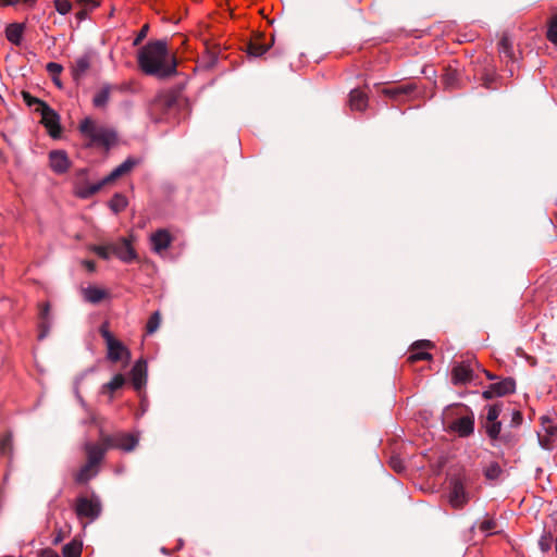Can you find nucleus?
<instances>
[{"mask_svg":"<svg viewBox=\"0 0 557 557\" xmlns=\"http://www.w3.org/2000/svg\"><path fill=\"white\" fill-rule=\"evenodd\" d=\"M89 249L103 260H109L111 256H113L112 243L107 245H92Z\"/></svg>","mask_w":557,"mask_h":557,"instance_id":"7c9ffc66","label":"nucleus"},{"mask_svg":"<svg viewBox=\"0 0 557 557\" xmlns=\"http://www.w3.org/2000/svg\"><path fill=\"white\" fill-rule=\"evenodd\" d=\"M486 434L493 441L497 440L502 430V423L499 421L485 422L484 424Z\"/></svg>","mask_w":557,"mask_h":557,"instance_id":"473e14b6","label":"nucleus"},{"mask_svg":"<svg viewBox=\"0 0 557 557\" xmlns=\"http://www.w3.org/2000/svg\"><path fill=\"white\" fill-rule=\"evenodd\" d=\"M160 323H161L160 313L158 311H156L154 313L151 314V317L149 318V320L147 322V325H146L147 333L148 334L154 333L159 329Z\"/></svg>","mask_w":557,"mask_h":557,"instance_id":"c9c22d12","label":"nucleus"},{"mask_svg":"<svg viewBox=\"0 0 557 557\" xmlns=\"http://www.w3.org/2000/svg\"><path fill=\"white\" fill-rule=\"evenodd\" d=\"M108 449L109 447H107V445L103 444L102 440L98 444H86L85 450L87 455V461L95 466H99Z\"/></svg>","mask_w":557,"mask_h":557,"instance_id":"dca6fc26","label":"nucleus"},{"mask_svg":"<svg viewBox=\"0 0 557 557\" xmlns=\"http://www.w3.org/2000/svg\"><path fill=\"white\" fill-rule=\"evenodd\" d=\"M513 420H515V421H516V420H517V421H520V420H521V413H520L519 411H516V412L513 413Z\"/></svg>","mask_w":557,"mask_h":557,"instance_id":"09e8293b","label":"nucleus"},{"mask_svg":"<svg viewBox=\"0 0 557 557\" xmlns=\"http://www.w3.org/2000/svg\"><path fill=\"white\" fill-rule=\"evenodd\" d=\"M470 500L467 484L462 478H454L449 483L448 502L455 509L463 508Z\"/></svg>","mask_w":557,"mask_h":557,"instance_id":"6e6552de","label":"nucleus"},{"mask_svg":"<svg viewBox=\"0 0 557 557\" xmlns=\"http://www.w3.org/2000/svg\"><path fill=\"white\" fill-rule=\"evenodd\" d=\"M12 436L10 434H5L0 438V454L3 456H10L12 453Z\"/></svg>","mask_w":557,"mask_h":557,"instance_id":"f704fd0d","label":"nucleus"},{"mask_svg":"<svg viewBox=\"0 0 557 557\" xmlns=\"http://www.w3.org/2000/svg\"><path fill=\"white\" fill-rule=\"evenodd\" d=\"M48 311H49V306H48V304H44V305L41 306V317H42L44 319H46V317H47V314H48Z\"/></svg>","mask_w":557,"mask_h":557,"instance_id":"a18cd8bd","label":"nucleus"},{"mask_svg":"<svg viewBox=\"0 0 557 557\" xmlns=\"http://www.w3.org/2000/svg\"><path fill=\"white\" fill-rule=\"evenodd\" d=\"M76 3L79 7L78 12L76 13V17L79 22L87 17L88 12L100 5L99 0H76Z\"/></svg>","mask_w":557,"mask_h":557,"instance_id":"a878e982","label":"nucleus"},{"mask_svg":"<svg viewBox=\"0 0 557 557\" xmlns=\"http://www.w3.org/2000/svg\"><path fill=\"white\" fill-rule=\"evenodd\" d=\"M132 383L139 391L146 383V362L138 360L131 371Z\"/></svg>","mask_w":557,"mask_h":557,"instance_id":"6ab92c4d","label":"nucleus"},{"mask_svg":"<svg viewBox=\"0 0 557 557\" xmlns=\"http://www.w3.org/2000/svg\"><path fill=\"white\" fill-rule=\"evenodd\" d=\"M459 74L457 70L447 67L442 76V82L446 88H454L457 85Z\"/></svg>","mask_w":557,"mask_h":557,"instance_id":"c756f323","label":"nucleus"},{"mask_svg":"<svg viewBox=\"0 0 557 557\" xmlns=\"http://www.w3.org/2000/svg\"><path fill=\"white\" fill-rule=\"evenodd\" d=\"M51 170L57 174H64L71 168V161L64 150H52L49 153Z\"/></svg>","mask_w":557,"mask_h":557,"instance_id":"9b49d317","label":"nucleus"},{"mask_svg":"<svg viewBox=\"0 0 557 557\" xmlns=\"http://www.w3.org/2000/svg\"><path fill=\"white\" fill-rule=\"evenodd\" d=\"M54 8L60 14L65 15L72 10V3L70 0H54Z\"/></svg>","mask_w":557,"mask_h":557,"instance_id":"4c0bfd02","label":"nucleus"},{"mask_svg":"<svg viewBox=\"0 0 557 557\" xmlns=\"http://www.w3.org/2000/svg\"><path fill=\"white\" fill-rule=\"evenodd\" d=\"M117 89V86H103L94 97L92 103L95 107H104L109 101L112 90Z\"/></svg>","mask_w":557,"mask_h":557,"instance_id":"bb28decb","label":"nucleus"},{"mask_svg":"<svg viewBox=\"0 0 557 557\" xmlns=\"http://www.w3.org/2000/svg\"><path fill=\"white\" fill-rule=\"evenodd\" d=\"M100 334L106 342L107 357L110 361L117 362L129 359V350L112 335L107 325L100 327Z\"/></svg>","mask_w":557,"mask_h":557,"instance_id":"39448f33","label":"nucleus"},{"mask_svg":"<svg viewBox=\"0 0 557 557\" xmlns=\"http://www.w3.org/2000/svg\"><path fill=\"white\" fill-rule=\"evenodd\" d=\"M172 240L170 232L163 228L150 235L151 249L158 255H162L171 246Z\"/></svg>","mask_w":557,"mask_h":557,"instance_id":"f8f14e48","label":"nucleus"},{"mask_svg":"<svg viewBox=\"0 0 557 557\" xmlns=\"http://www.w3.org/2000/svg\"><path fill=\"white\" fill-rule=\"evenodd\" d=\"M147 30H148V26H147V25H145V26L141 28V30H140L139 35L137 36V38L135 39V42H134L135 45H137V44H138V42H139V41H140L145 36H146Z\"/></svg>","mask_w":557,"mask_h":557,"instance_id":"c03bdc74","label":"nucleus"},{"mask_svg":"<svg viewBox=\"0 0 557 557\" xmlns=\"http://www.w3.org/2000/svg\"><path fill=\"white\" fill-rule=\"evenodd\" d=\"M125 383V379L122 374H115L112 380L101 386V393L108 395L110 399L113 398L115 391L120 389Z\"/></svg>","mask_w":557,"mask_h":557,"instance_id":"b1692460","label":"nucleus"},{"mask_svg":"<svg viewBox=\"0 0 557 557\" xmlns=\"http://www.w3.org/2000/svg\"><path fill=\"white\" fill-rule=\"evenodd\" d=\"M431 347H432V344L429 341H419V342L414 343L410 348L408 361L411 363H414V362L421 361V360H430L431 355L428 350Z\"/></svg>","mask_w":557,"mask_h":557,"instance_id":"4468645a","label":"nucleus"},{"mask_svg":"<svg viewBox=\"0 0 557 557\" xmlns=\"http://www.w3.org/2000/svg\"><path fill=\"white\" fill-rule=\"evenodd\" d=\"M16 3V0H0V5L8 7Z\"/></svg>","mask_w":557,"mask_h":557,"instance_id":"49530a36","label":"nucleus"},{"mask_svg":"<svg viewBox=\"0 0 557 557\" xmlns=\"http://www.w3.org/2000/svg\"><path fill=\"white\" fill-rule=\"evenodd\" d=\"M36 111L40 112L41 123L52 137L60 134L59 115L46 103L37 102Z\"/></svg>","mask_w":557,"mask_h":557,"instance_id":"1a4fd4ad","label":"nucleus"},{"mask_svg":"<svg viewBox=\"0 0 557 557\" xmlns=\"http://www.w3.org/2000/svg\"><path fill=\"white\" fill-rule=\"evenodd\" d=\"M498 49L502 57L508 58L513 61V49L512 42L509 37L503 36L498 42Z\"/></svg>","mask_w":557,"mask_h":557,"instance_id":"cd10ccee","label":"nucleus"},{"mask_svg":"<svg viewBox=\"0 0 557 557\" xmlns=\"http://www.w3.org/2000/svg\"><path fill=\"white\" fill-rule=\"evenodd\" d=\"M99 466H95L88 461L76 472L75 481L79 484L88 482L97 475Z\"/></svg>","mask_w":557,"mask_h":557,"instance_id":"4be33fe9","label":"nucleus"},{"mask_svg":"<svg viewBox=\"0 0 557 557\" xmlns=\"http://www.w3.org/2000/svg\"><path fill=\"white\" fill-rule=\"evenodd\" d=\"M137 161L133 158H127L123 163L116 166L110 174L96 183H89L87 180L88 170L81 169L76 172L73 182V194L77 198L88 199L99 193L104 186L113 184L120 177L128 174Z\"/></svg>","mask_w":557,"mask_h":557,"instance_id":"f03ea898","label":"nucleus"},{"mask_svg":"<svg viewBox=\"0 0 557 557\" xmlns=\"http://www.w3.org/2000/svg\"><path fill=\"white\" fill-rule=\"evenodd\" d=\"M416 90V85L404 84L395 87H383L381 94L392 98L395 101H399L404 96H408Z\"/></svg>","mask_w":557,"mask_h":557,"instance_id":"f3484780","label":"nucleus"},{"mask_svg":"<svg viewBox=\"0 0 557 557\" xmlns=\"http://www.w3.org/2000/svg\"><path fill=\"white\" fill-rule=\"evenodd\" d=\"M90 66V60L87 55L77 58L72 65V75L74 79H79L85 75Z\"/></svg>","mask_w":557,"mask_h":557,"instance_id":"393cba45","label":"nucleus"},{"mask_svg":"<svg viewBox=\"0 0 557 557\" xmlns=\"http://www.w3.org/2000/svg\"><path fill=\"white\" fill-rule=\"evenodd\" d=\"M515 383L512 380H504L502 382L490 385V387L483 392V397L486 399L493 397H500L506 394L513 392Z\"/></svg>","mask_w":557,"mask_h":557,"instance_id":"2eb2a0df","label":"nucleus"},{"mask_svg":"<svg viewBox=\"0 0 557 557\" xmlns=\"http://www.w3.org/2000/svg\"><path fill=\"white\" fill-rule=\"evenodd\" d=\"M168 101L165 99H162V98H159L157 99L154 102H153V107L152 108H156L158 106H162L164 103H166Z\"/></svg>","mask_w":557,"mask_h":557,"instance_id":"de8ad7c7","label":"nucleus"},{"mask_svg":"<svg viewBox=\"0 0 557 557\" xmlns=\"http://www.w3.org/2000/svg\"><path fill=\"white\" fill-rule=\"evenodd\" d=\"M268 46L257 41H252L248 46V52L253 57H261L268 51Z\"/></svg>","mask_w":557,"mask_h":557,"instance_id":"e433bc0d","label":"nucleus"},{"mask_svg":"<svg viewBox=\"0 0 557 557\" xmlns=\"http://www.w3.org/2000/svg\"><path fill=\"white\" fill-rule=\"evenodd\" d=\"M75 512L79 520L94 521L101 512V504L97 496H79L75 503Z\"/></svg>","mask_w":557,"mask_h":557,"instance_id":"423d86ee","label":"nucleus"},{"mask_svg":"<svg viewBox=\"0 0 557 557\" xmlns=\"http://www.w3.org/2000/svg\"><path fill=\"white\" fill-rule=\"evenodd\" d=\"M35 0H16L17 2H24V3H33Z\"/></svg>","mask_w":557,"mask_h":557,"instance_id":"8fccbe9b","label":"nucleus"},{"mask_svg":"<svg viewBox=\"0 0 557 557\" xmlns=\"http://www.w3.org/2000/svg\"><path fill=\"white\" fill-rule=\"evenodd\" d=\"M496 529V521L494 519H486L481 522L480 530L483 533L491 534Z\"/></svg>","mask_w":557,"mask_h":557,"instance_id":"ea45409f","label":"nucleus"},{"mask_svg":"<svg viewBox=\"0 0 557 557\" xmlns=\"http://www.w3.org/2000/svg\"><path fill=\"white\" fill-rule=\"evenodd\" d=\"M444 423L461 437L469 436L474 430V416L463 405L448 407L444 411Z\"/></svg>","mask_w":557,"mask_h":557,"instance_id":"7ed1b4c3","label":"nucleus"},{"mask_svg":"<svg viewBox=\"0 0 557 557\" xmlns=\"http://www.w3.org/2000/svg\"><path fill=\"white\" fill-rule=\"evenodd\" d=\"M23 33H24V25L20 24V23H12L5 27L7 39L15 46H18L21 44L22 38H23Z\"/></svg>","mask_w":557,"mask_h":557,"instance_id":"5701e85b","label":"nucleus"},{"mask_svg":"<svg viewBox=\"0 0 557 557\" xmlns=\"http://www.w3.org/2000/svg\"><path fill=\"white\" fill-rule=\"evenodd\" d=\"M23 98L28 107H33L36 110L37 102H42L41 100L30 96L28 92H23Z\"/></svg>","mask_w":557,"mask_h":557,"instance_id":"a19ab883","label":"nucleus"},{"mask_svg":"<svg viewBox=\"0 0 557 557\" xmlns=\"http://www.w3.org/2000/svg\"><path fill=\"white\" fill-rule=\"evenodd\" d=\"M140 70L148 75L166 77L172 75L176 69V62L168 51L166 44L158 40L148 42L137 55Z\"/></svg>","mask_w":557,"mask_h":557,"instance_id":"f257e3e1","label":"nucleus"},{"mask_svg":"<svg viewBox=\"0 0 557 557\" xmlns=\"http://www.w3.org/2000/svg\"><path fill=\"white\" fill-rule=\"evenodd\" d=\"M47 71L55 76V75H59L61 72H62V66L58 63H54V62H50L47 64Z\"/></svg>","mask_w":557,"mask_h":557,"instance_id":"79ce46f5","label":"nucleus"},{"mask_svg":"<svg viewBox=\"0 0 557 557\" xmlns=\"http://www.w3.org/2000/svg\"><path fill=\"white\" fill-rule=\"evenodd\" d=\"M541 425L545 434L542 435L539 433L540 444L545 449H552L553 444L550 437L557 433V426L555 425L553 419H550L548 416L541 417Z\"/></svg>","mask_w":557,"mask_h":557,"instance_id":"ddd939ff","label":"nucleus"},{"mask_svg":"<svg viewBox=\"0 0 557 557\" xmlns=\"http://www.w3.org/2000/svg\"><path fill=\"white\" fill-rule=\"evenodd\" d=\"M83 264L89 272H94L96 270V263L92 260H85L83 261Z\"/></svg>","mask_w":557,"mask_h":557,"instance_id":"37998d69","label":"nucleus"},{"mask_svg":"<svg viewBox=\"0 0 557 557\" xmlns=\"http://www.w3.org/2000/svg\"><path fill=\"white\" fill-rule=\"evenodd\" d=\"M112 252L113 256L125 263H131L137 259V253L132 246V240L126 237H122L117 242L112 243Z\"/></svg>","mask_w":557,"mask_h":557,"instance_id":"9d476101","label":"nucleus"},{"mask_svg":"<svg viewBox=\"0 0 557 557\" xmlns=\"http://www.w3.org/2000/svg\"><path fill=\"white\" fill-rule=\"evenodd\" d=\"M547 39L557 46V13H555L548 23Z\"/></svg>","mask_w":557,"mask_h":557,"instance_id":"72a5a7b5","label":"nucleus"},{"mask_svg":"<svg viewBox=\"0 0 557 557\" xmlns=\"http://www.w3.org/2000/svg\"><path fill=\"white\" fill-rule=\"evenodd\" d=\"M81 134L89 139L88 146H101L110 148L116 141L113 129L98 124L91 117H85L78 126Z\"/></svg>","mask_w":557,"mask_h":557,"instance_id":"20e7f679","label":"nucleus"},{"mask_svg":"<svg viewBox=\"0 0 557 557\" xmlns=\"http://www.w3.org/2000/svg\"><path fill=\"white\" fill-rule=\"evenodd\" d=\"M451 380L454 384H465L472 380V368L469 363L461 362L453 368Z\"/></svg>","mask_w":557,"mask_h":557,"instance_id":"a211bd4d","label":"nucleus"},{"mask_svg":"<svg viewBox=\"0 0 557 557\" xmlns=\"http://www.w3.org/2000/svg\"><path fill=\"white\" fill-rule=\"evenodd\" d=\"M500 407L499 405L495 404V405H492L487 408V413H486V422H494V421H498V418L500 416Z\"/></svg>","mask_w":557,"mask_h":557,"instance_id":"58836bf2","label":"nucleus"},{"mask_svg":"<svg viewBox=\"0 0 557 557\" xmlns=\"http://www.w3.org/2000/svg\"><path fill=\"white\" fill-rule=\"evenodd\" d=\"M84 299L91 304H98L108 297V292L97 286H88L83 289Z\"/></svg>","mask_w":557,"mask_h":557,"instance_id":"412c9836","label":"nucleus"},{"mask_svg":"<svg viewBox=\"0 0 557 557\" xmlns=\"http://www.w3.org/2000/svg\"><path fill=\"white\" fill-rule=\"evenodd\" d=\"M82 554V543L78 541H72L64 545L63 547V556L64 557H81Z\"/></svg>","mask_w":557,"mask_h":557,"instance_id":"2f4dec72","label":"nucleus"},{"mask_svg":"<svg viewBox=\"0 0 557 557\" xmlns=\"http://www.w3.org/2000/svg\"><path fill=\"white\" fill-rule=\"evenodd\" d=\"M138 435L126 432H117L112 435H102V442L107 447L124 451H132L138 444Z\"/></svg>","mask_w":557,"mask_h":557,"instance_id":"0eeeda50","label":"nucleus"},{"mask_svg":"<svg viewBox=\"0 0 557 557\" xmlns=\"http://www.w3.org/2000/svg\"><path fill=\"white\" fill-rule=\"evenodd\" d=\"M349 107L355 111H364L368 107V96L360 89H354L349 94Z\"/></svg>","mask_w":557,"mask_h":557,"instance_id":"aec40b11","label":"nucleus"},{"mask_svg":"<svg viewBox=\"0 0 557 557\" xmlns=\"http://www.w3.org/2000/svg\"><path fill=\"white\" fill-rule=\"evenodd\" d=\"M109 207L114 213H119L127 207V199L125 196H123L121 194H115L111 198V200L109 202Z\"/></svg>","mask_w":557,"mask_h":557,"instance_id":"c85d7f7f","label":"nucleus"}]
</instances>
